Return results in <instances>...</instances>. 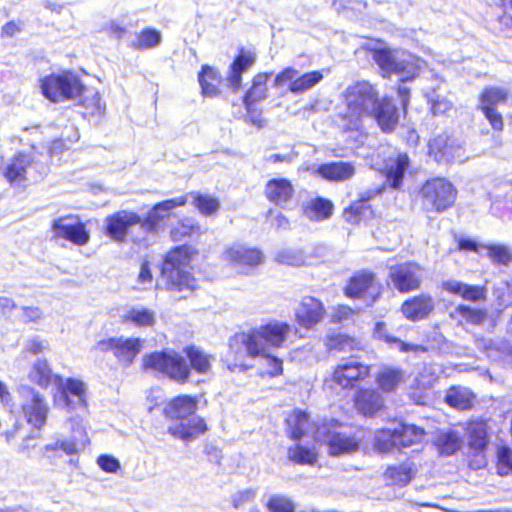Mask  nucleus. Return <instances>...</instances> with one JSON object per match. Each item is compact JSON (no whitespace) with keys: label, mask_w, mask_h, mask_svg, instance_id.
<instances>
[{"label":"nucleus","mask_w":512,"mask_h":512,"mask_svg":"<svg viewBox=\"0 0 512 512\" xmlns=\"http://www.w3.org/2000/svg\"><path fill=\"white\" fill-rule=\"evenodd\" d=\"M345 108L339 112L347 130L358 129L363 119L372 117L379 101L378 91L367 81L349 85L343 93Z\"/></svg>","instance_id":"1"},{"label":"nucleus","mask_w":512,"mask_h":512,"mask_svg":"<svg viewBox=\"0 0 512 512\" xmlns=\"http://www.w3.org/2000/svg\"><path fill=\"white\" fill-rule=\"evenodd\" d=\"M291 326L286 322L271 321L247 332L236 334L230 342V348L241 344L246 353L256 358L265 355L271 348H279L286 341Z\"/></svg>","instance_id":"2"},{"label":"nucleus","mask_w":512,"mask_h":512,"mask_svg":"<svg viewBox=\"0 0 512 512\" xmlns=\"http://www.w3.org/2000/svg\"><path fill=\"white\" fill-rule=\"evenodd\" d=\"M191 250L180 246L170 251L163 262L161 279L167 290L192 292L197 281L190 272Z\"/></svg>","instance_id":"3"},{"label":"nucleus","mask_w":512,"mask_h":512,"mask_svg":"<svg viewBox=\"0 0 512 512\" xmlns=\"http://www.w3.org/2000/svg\"><path fill=\"white\" fill-rule=\"evenodd\" d=\"M372 58L384 77L396 74L402 82L415 79L423 64L419 57L400 49L377 48L373 50Z\"/></svg>","instance_id":"4"},{"label":"nucleus","mask_w":512,"mask_h":512,"mask_svg":"<svg viewBox=\"0 0 512 512\" xmlns=\"http://www.w3.org/2000/svg\"><path fill=\"white\" fill-rule=\"evenodd\" d=\"M40 88L45 98L53 103L79 99L86 89L80 78L71 71L50 74L41 79Z\"/></svg>","instance_id":"5"},{"label":"nucleus","mask_w":512,"mask_h":512,"mask_svg":"<svg viewBox=\"0 0 512 512\" xmlns=\"http://www.w3.org/2000/svg\"><path fill=\"white\" fill-rule=\"evenodd\" d=\"M142 363L145 370L161 373L177 382H185L190 374L185 359L174 351H161L145 355Z\"/></svg>","instance_id":"6"},{"label":"nucleus","mask_w":512,"mask_h":512,"mask_svg":"<svg viewBox=\"0 0 512 512\" xmlns=\"http://www.w3.org/2000/svg\"><path fill=\"white\" fill-rule=\"evenodd\" d=\"M340 425L336 420L323 423L315 432V439L328 447L332 456L350 454L358 450L359 442L352 436L339 431Z\"/></svg>","instance_id":"7"},{"label":"nucleus","mask_w":512,"mask_h":512,"mask_svg":"<svg viewBox=\"0 0 512 512\" xmlns=\"http://www.w3.org/2000/svg\"><path fill=\"white\" fill-rule=\"evenodd\" d=\"M421 194L427 210L442 212L454 204L457 191L448 180L434 178L423 185Z\"/></svg>","instance_id":"8"},{"label":"nucleus","mask_w":512,"mask_h":512,"mask_svg":"<svg viewBox=\"0 0 512 512\" xmlns=\"http://www.w3.org/2000/svg\"><path fill=\"white\" fill-rule=\"evenodd\" d=\"M19 393L22 397L21 410L24 418L27 423L41 430L46 425L50 410L44 396L29 386H21Z\"/></svg>","instance_id":"9"},{"label":"nucleus","mask_w":512,"mask_h":512,"mask_svg":"<svg viewBox=\"0 0 512 512\" xmlns=\"http://www.w3.org/2000/svg\"><path fill=\"white\" fill-rule=\"evenodd\" d=\"M88 443V437L83 427L79 426L70 437H54L41 448V455L50 463L55 464L60 457L59 451L67 456L76 455Z\"/></svg>","instance_id":"10"},{"label":"nucleus","mask_w":512,"mask_h":512,"mask_svg":"<svg viewBox=\"0 0 512 512\" xmlns=\"http://www.w3.org/2000/svg\"><path fill=\"white\" fill-rule=\"evenodd\" d=\"M58 393L54 397L55 405L67 411H79L86 408V385L79 379L61 378Z\"/></svg>","instance_id":"11"},{"label":"nucleus","mask_w":512,"mask_h":512,"mask_svg":"<svg viewBox=\"0 0 512 512\" xmlns=\"http://www.w3.org/2000/svg\"><path fill=\"white\" fill-rule=\"evenodd\" d=\"M323 77L320 71H311L300 75L295 68L287 67L276 75L273 85L276 88L287 86L290 93L303 94L320 83Z\"/></svg>","instance_id":"12"},{"label":"nucleus","mask_w":512,"mask_h":512,"mask_svg":"<svg viewBox=\"0 0 512 512\" xmlns=\"http://www.w3.org/2000/svg\"><path fill=\"white\" fill-rule=\"evenodd\" d=\"M143 343L140 338L111 337L100 340L96 348L101 352L111 351L120 364L128 367L140 353Z\"/></svg>","instance_id":"13"},{"label":"nucleus","mask_w":512,"mask_h":512,"mask_svg":"<svg viewBox=\"0 0 512 512\" xmlns=\"http://www.w3.org/2000/svg\"><path fill=\"white\" fill-rule=\"evenodd\" d=\"M380 293L381 284L377 281L374 273L368 270L355 273L345 288V294L348 297L362 298L367 305L373 304Z\"/></svg>","instance_id":"14"},{"label":"nucleus","mask_w":512,"mask_h":512,"mask_svg":"<svg viewBox=\"0 0 512 512\" xmlns=\"http://www.w3.org/2000/svg\"><path fill=\"white\" fill-rule=\"evenodd\" d=\"M53 238L65 239L77 246H84L89 242L90 234L76 216H65L55 219L52 223Z\"/></svg>","instance_id":"15"},{"label":"nucleus","mask_w":512,"mask_h":512,"mask_svg":"<svg viewBox=\"0 0 512 512\" xmlns=\"http://www.w3.org/2000/svg\"><path fill=\"white\" fill-rule=\"evenodd\" d=\"M423 270L417 263L406 262L389 268V278L394 288L408 293L420 287Z\"/></svg>","instance_id":"16"},{"label":"nucleus","mask_w":512,"mask_h":512,"mask_svg":"<svg viewBox=\"0 0 512 512\" xmlns=\"http://www.w3.org/2000/svg\"><path fill=\"white\" fill-rule=\"evenodd\" d=\"M370 372L368 365L355 357L343 359L334 369L332 380L342 388H352L357 382L364 380Z\"/></svg>","instance_id":"17"},{"label":"nucleus","mask_w":512,"mask_h":512,"mask_svg":"<svg viewBox=\"0 0 512 512\" xmlns=\"http://www.w3.org/2000/svg\"><path fill=\"white\" fill-rule=\"evenodd\" d=\"M429 154L438 163L448 164L464 160V148L446 133L439 134L429 142Z\"/></svg>","instance_id":"18"},{"label":"nucleus","mask_w":512,"mask_h":512,"mask_svg":"<svg viewBox=\"0 0 512 512\" xmlns=\"http://www.w3.org/2000/svg\"><path fill=\"white\" fill-rule=\"evenodd\" d=\"M142 222L141 217L135 212L121 210L106 217L105 231L113 241L122 243L130 229L135 225L142 227Z\"/></svg>","instance_id":"19"},{"label":"nucleus","mask_w":512,"mask_h":512,"mask_svg":"<svg viewBox=\"0 0 512 512\" xmlns=\"http://www.w3.org/2000/svg\"><path fill=\"white\" fill-rule=\"evenodd\" d=\"M222 259L236 268L246 270L262 264L264 255L256 248H249L242 244H233L224 250Z\"/></svg>","instance_id":"20"},{"label":"nucleus","mask_w":512,"mask_h":512,"mask_svg":"<svg viewBox=\"0 0 512 512\" xmlns=\"http://www.w3.org/2000/svg\"><path fill=\"white\" fill-rule=\"evenodd\" d=\"M507 95V91L500 87L486 88L480 95V108L495 130H502L503 120L494 106L503 103L507 99Z\"/></svg>","instance_id":"21"},{"label":"nucleus","mask_w":512,"mask_h":512,"mask_svg":"<svg viewBox=\"0 0 512 512\" xmlns=\"http://www.w3.org/2000/svg\"><path fill=\"white\" fill-rule=\"evenodd\" d=\"M325 308L318 299L306 296L295 309V319L299 326L305 329H311L325 316Z\"/></svg>","instance_id":"22"},{"label":"nucleus","mask_w":512,"mask_h":512,"mask_svg":"<svg viewBox=\"0 0 512 512\" xmlns=\"http://www.w3.org/2000/svg\"><path fill=\"white\" fill-rule=\"evenodd\" d=\"M207 430L206 423L203 418L197 414L189 416L178 422H171L168 426V432L185 442H190L200 435L204 434Z\"/></svg>","instance_id":"23"},{"label":"nucleus","mask_w":512,"mask_h":512,"mask_svg":"<svg viewBox=\"0 0 512 512\" xmlns=\"http://www.w3.org/2000/svg\"><path fill=\"white\" fill-rule=\"evenodd\" d=\"M187 203V196H180L159 202L149 211L147 217L142 222V229L146 232L154 231L169 212L177 207L184 206Z\"/></svg>","instance_id":"24"},{"label":"nucleus","mask_w":512,"mask_h":512,"mask_svg":"<svg viewBox=\"0 0 512 512\" xmlns=\"http://www.w3.org/2000/svg\"><path fill=\"white\" fill-rule=\"evenodd\" d=\"M433 309V298L424 294L406 300L401 306L403 315L411 321H418L426 318Z\"/></svg>","instance_id":"25"},{"label":"nucleus","mask_w":512,"mask_h":512,"mask_svg":"<svg viewBox=\"0 0 512 512\" xmlns=\"http://www.w3.org/2000/svg\"><path fill=\"white\" fill-rule=\"evenodd\" d=\"M372 116L376 119L382 131L388 133L394 131L399 122L397 107L388 98H383L377 102Z\"/></svg>","instance_id":"26"},{"label":"nucleus","mask_w":512,"mask_h":512,"mask_svg":"<svg viewBox=\"0 0 512 512\" xmlns=\"http://www.w3.org/2000/svg\"><path fill=\"white\" fill-rule=\"evenodd\" d=\"M197 401L184 395L171 400L164 408V414L171 422L181 421L189 416L196 415Z\"/></svg>","instance_id":"27"},{"label":"nucleus","mask_w":512,"mask_h":512,"mask_svg":"<svg viewBox=\"0 0 512 512\" xmlns=\"http://www.w3.org/2000/svg\"><path fill=\"white\" fill-rule=\"evenodd\" d=\"M294 195V187L291 182L285 178H274L265 185V196L267 199L278 206H285Z\"/></svg>","instance_id":"28"},{"label":"nucleus","mask_w":512,"mask_h":512,"mask_svg":"<svg viewBox=\"0 0 512 512\" xmlns=\"http://www.w3.org/2000/svg\"><path fill=\"white\" fill-rule=\"evenodd\" d=\"M333 203L322 197L308 199L302 204L303 215L315 222L329 219L333 214Z\"/></svg>","instance_id":"29"},{"label":"nucleus","mask_w":512,"mask_h":512,"mask_svg":"<svg viewBox=\"0 0 512 512\" xmlns=\"http://www.w3.org/2000/svg\"><path fill=\"white\" fill-rule=\"evenodd\" d=\"M30 164V156L22 153L16 155L5 168V178L11 185H21L26 180V172Z\"/></svg>","instance_id":"30"},{"label":"nucleus","mask_w":512,"mask_h":512,"mask_svg":"<svg viewBox=\"0 0 512 512\" xmlns=\"http://www.w3.org/2000/svg\"><path fill=\"white\" fill-rule=\"evenodd\" d=\"M318 173L329 181H345L354 176L355 167L350 162H331L320 165Z\"/></svg>","instance_id":"31"},{"label":"nucleus","mask_w":512,"mask_h":512,"mask_svg":"<svg viewBox=\"0 0 512 512\" xmlns=\"http://www.w3.org/2000/svg\"><path fill=\"white\" fill-rule=\"evenodd\" d=\"M409 165L407 154L399 153L395 158H389L386 164V181L393 189L402 185L404 173Z\"/></svg>","instance_id":"32"},{"label":"nucleus","mask_w":512,"mask_h":512,"mask_svg":"<svg viewBox=\"0 0 512 512\" xmlns=\"http://www.w3.org/2000/svg\"><path fill=\"white\" fill-rule=\"evenodd\" d=\"M355 406L365 416H373L383 407V399L375 390H361L356 395Z\"/></svg>","instance_id":"33"},{"label":"nucleus","mask_w":512,"mask_h":512,"mask_svg":"<svg viewBox=\"0 0 512 512\" xmlns=\"http://www.w3.org/2000/svg\"><path fill=\"white\" fill-rule=\"evenodd\" d=\"M28 379L41 388H47L52 382L56 385L61 382V377L52 373L48 362L44 359H38L33 364L28 373Z\"/></svg>","instance_id":"34"},{"label":"nucleus","mask_w":512,"mask_h":512,"mask_svg":"<svg viewBox=\"0 0 512 512\" xmlns=\"http://www.w3.org/2000/svg\"><path fill=\"white\" fill-rule=\"evenodd\" d=\"M442 288L451 294L459 295L463 299L473 302L485 298V292L482 287L468 285L457 280L443 282Z\"/></svg>","instance_id":"35"},{"label":"nucleus","mask_w":512,"mask_h":512,"mask_svg":"<svg viewBox=\"0 0 512 512\" xmlns=\"http://www.w3.org/2000/svg\"><path fill=\"white\" fill-rule=\"evenodd\" d=\"M255 62V58L251 53L241 51L239 56L230 66V73L227 78L229 86L238 90L241 85L242 73L250 68Z\"/></svg>","instance_id":"36"},{"label":"nucleus","mask_w":512,"mask_h":512,"mask_svg":"<svg viewBox=\"0 0 512 512\" xmlns=\"http://www.w3.org/2000/svg\"><path fill=\"white\" fill-rule=\"evenodd\" d=\"M269 77V73H259L254 77L252 87L247 91L244 97V105L246 110H249V108L252 107V105L256 102L262 101L266 98V83Z\"/></svg>","instance_id":"37"},{"label":"nucleus","mask_w":512,"mask_h":512,"mask_svg":"<svg viewBox=\"0 0 512 512\" xmlns=\"http://www.w3.org/2000/svg\"><path fill=\"white\" fill-rule=\"evenodd\" d=\"M395 434L400 448L419 444L425 436V432L422 428L411 424H401L398 428H395Z\"/></svg>","instance_id":"38"},{"label":"nucleus","mask_w":512,"mask_h":512,"mask_svg":"<svg viewBox=\"0 0 512 512\" xmlns=\"http://www.w3.org/2000/svg\"><path fill=\"white\" fill-rule=\"evenodd\" d=\"M199 83L204 96L214 97L219 93L221 77L215 69L205 65L199 74Z\"/></svg>","instance_id":"39"},{"label":"nucleus","mask_w":512,"mask_h":512,"mask_svg":"<svg viewBox=\"0 0 512 512\" xmlns=\"http://www.w3.org/2000/svg\"><path fill=\"white\" fill-rule=\"evenodd\" d=\"M473 400V393L464 387H451L445 396L446 403L459 410H467L471 408Z\"/></svg>","instance_id":"40"},{"label":"nucleus","mask_w":512,"mask_h":512,"mask_svg":"<svg viewBox=\"0 0 512 512\" xmlns=\"http://www.w3.org/2000/svg\"><path fill=\"white\" fill-rule=\"evenodd\" d=\"M155 312L145 307H132L122 315L124 323H133L138 327H148L155 323Z\"/></svg>","instance_id":"41"},{"label":"nucleus","mask_w":512,"mask_h":512,"mask_svg":"<svg viewBox=\"0 0 512 512\" xmlns=\"http://www.w3.org/2000/svg\"><path fill=\"white\" fill-rule=\"evenodd\" d=\"M286 422L290 436L295 440H299L301 437L309 433L310 423L308 415L301 410H295L291 415H289Z\"/></svg>","instance_id":"42"},{"label":"nucleus","mask_w":512,"mask_h":512,"mask_svg":"<svg viewBox=\"0 0 512 512\" xmlns=\"http://www.w3.org/2000/svg\"><path fill=\"white\" fill-rule=\"evenodd\" d=\"M461 438L453 431L441 432L435 439V445L441 455L450 456L461 447Z\"/></svg>","instance_id":"43"},{"label":"nucleus","mask_w":512,"mask_h":512,"mask_svg":"<svg viewBox=\"0 0 512 512\" xmlns=\"http://www.w3.org/2000/svg\"><path fill=\"white\" fill-rule=\"evenodd\" d=\"M469 445L475 451L483 450L487 445L486 424L481 421L471 422L467 427Z\"/></svg>","instance_id":"44"},{"label":"nucleus","mask_w":512,"mask_h":512,"mask_svg":"<svg viewBox=\"0 0 512 512\" xmlns=\"http://www.w3.org/2000/svg\"><path fill=\"white\" fill-rule=\"evenodd\" d=\"M374 336L380 340H384L387 343H396L398 344V348L402 352H424L426 348L421 345L409 344L400 341L399 339L388 334L387 327L385 323L378 322L375 325Z\"/></svg>","instance_id":"45"},{"label":"nucleus","mask_w":512,"mask_h":512,"mask_svg":"<svg viewBox=\"0 0 512 512\" xmlns=\"http://www.w3.org/2000/svg\"><path fill=\"white\" fill-rule=\"evenodd\" d=\"M384 478L389 485L405 486L412 478L411 467L407 463L387 468Z\"/></svg>","instance_id":"46"},{"label":"nucleus","mask_w":512,"mask_h":512,"mask_svg":"<svg viewBox=\"0 0 512 512\" xmlns=\"http://www.w3.org/2000/svg\"><path fill=\"white\" fill-rule=\"evenodd\" d=\"M459 316L461 320L472 325H480L487 319L488 313L486 309L472 308L467 305H458L451 314Z\"/></svg>","instance_id":"47"},{"label":"nucleus","mask_w":512,"mask_h":512,"mask_svg":"<svg viewBox=\"0 0 512 512\" xmlns=\"http://www.w3.org/2000/svg\"><path fill=\"white\" fill-rule=\"evenodd\" d=\"M288 458L297 464L314 465L317 461V453L314 448L295 444L288 449Z\"/></svg>","instance_id":"48"},{"label":"nucleus","mask_w":512,"mask_h":512,"mask_svg":"<svg viewBox=\"0 0 512 512\" xmlns=\"http://www.w3.org/2000/svg\"><path fill=\"white\" fill-rule=\"evenodd\" d=\"M186 355L190 361L191 367L198 373L205 374L211 368V356L204 353L196 347L186 349Z\"/></svg>","instance_id":"49"},{"label":"nucleus","mask_w":512,"mask_h":512,"mask_svg":"<svg viewBox=\"0 0 512 512\" xmlns=\"http://www.w3.org/2000/svg\"><path fill=\"white\" fill-rule=\"evenodd\" d=\"M186 196L193 199L192 204L205 216L216 213L220 207L218 199L210 195L189 193Z\"/></svg>","instance_id":"50"},{"label":"nucleus","mask_w":512,"mask_h":512,"mask_svg":"<svg viewBox=\"0 0 512 512\" xmlns=\"http://www.w3.org/2000/svg\"><path fill=\"white\" fill-rule=\"evenodd\" d=\"M201 234V227L193 219H184L171 230L174 241H183L186 237Z\"/></svg>","instance_id":"51"},{"label":"nucleus","mask_w":512,"mask_h":512,"mask_svg":"<svg viewBox=\"0 0 512 512\" xmlns=\"http://www.w3.org/2000/svg\"><path fill=\"white\" fill-rule=\"evenodd\" d=\"M161 42V33L155 29H145L137 34L132 47L137 50H145L158 46Z\"/></svg>","instance_id":"52"},{"label":"nucleus","mask_w":512,"mask_h":512,"mask_svg":"<svg viewBox=\"0 0 512 512\" xmlns=\"http://www.w3.org/2000/svg\"><path fill=\"white\" fill-rule=\"evenodd\" d=\"M475 345L479 350L483 351L489 358L492 359L500 358L504 351V343L495 341L491 338L476 337Z\"/></svg>","instance_id":"53"},{"label":"nucleus","mask_w":512,"mask_h":512,"mask_svg":"<svg viewBox=\"0 0 512 512\" xmlns=\"http://www.w3.org/2000/svg\"><path fill=\"white\" fill-rule=\"evenodd\" d=\"M259 357L262 358L263 366L265 367V369L259 373L261 378H273L283 373V362L281 359L270 355L269 352H266L265 355H260Z\"/></svg>","instance_id":"54"},{"label":"nucleus","mask_w":512,"mask_h":512,"mask_svg":"<svg viewBox=\"0 0 512 512\" xmlns=\"http://www.w3.org/2000/svg\"><path fill=\"white\" fill-rule=\"evenodd\" d=\"M375 447L379 452H388L392 448H400L394 430H381L375 437Z\"/></svg>","instance_id":"55"},{"label":"nucleus","mask_w":512,"mask_h":512,"mask_svg":"<svg viewBox=\"0 0 512 512\" xmlns=\"http://www.w3.org/2000/svg\"><path fill=\"white\" fill-rule=\"evenodd\" d=\"M484 254L495 263L506 265L512 261V252L505 245H486Z\"/></svg>","instance_id":"56"},{"label":"nucleus","mask_w":512,"mask_h":512,"mask_svg":"<svg viewBox=\"0 0 512 512\" xmlns=\"http://www.w3.org/2000/svg\"><path fill=\"white\" fill-rule=\"evenodd\" d=\"M403 380V374L397 369H386L378 376L380 387L384 391L393 390Z\"/></svg>","instance_id":"57"},{"label":"nucleus","mask_w":512,"mask_h":512,"mask_svg":"<svg viewBox=\"0 0 512 512\" xmlns=\"http://www.w3.org/2000/svg\"><path fill=\"white\" fill-rule=\"evenodd\" d=\"M426 97L431 104V111L434 115L445 114L452 108L451 101L437 94L435 90L427 93Z\"/></svg>","instance_id":"58"},{"label":"nucleus","mask_w":512,"mask_h":512,"mask_svg":"<svg viewBox=\"0 0 512 512\" xmlns=\"http://www.w3.org/2000/svg\"><path fill=\"white\" fill-rule=\"evenodd\" d=\"M267 508L270 512H294V503L283 495H273L270 497Z\"/></svg>","instance_id":"59"},{"label":"nucleus","mask_w":512,"mask_h":512,"mask_svg":"<svg viewBox=\"0 0 512 512\" xmlns=\"http://www.w3.org/2000/svg\"><path fill=\"white\" fill-rule=\"evenodd\" d=\"M275 260L284 265L300 266L303 263V257L300 253L292 250H281L276 256Z\"/></svg>","instance_id":"60"},{"label":"nucleus","mask_w":512,"mask_h":512,"mask_svg":"<svg viewBox=\"0 0 512 512\" xmlns=\"http://www.w3.org/2000/svg\"><path fill=\"white\" fill-rule=\"evenodd\" d=\"M83 105L86 109L90 110L91 114H101L104 110V105L97 91H92L90 95H86L83 100Z\"/></svg>","instance_id":"61"},{"label":"nucleus","mask_w":512,"mask_h":512,"mask_svg":"<svg viewBox=\"0 0 512 512\" xmlns=\"http://www.w3.org/2000/svg\"><path fill=\"white\" fill-rule=\"evenodd\" d=\"M97 464L107 473H116L121 467L119 460L110 455H100Z\"/></svg>","instance_id":"62"},{"label":"nucleus","mask_w":512,"mask_h":512,"mask_svg":"<svg viewBox=\"0 0 512 512\" xmlns=\"http://www.w3.org/2000/svg\"><path fill=\"white\" fill-rule=\"evenodd\" d=\"M256 495V491L254 489H245L242 491L237 492L232 497V504L234 508H239L240 506L244 505L245 503H249L254 500Z\"/></svg>","instance_id":"63"},{"label":"nucleus","mask_w":512,"mask_h":512,"mask_svg":"<svg viewBox=\"0 0 512 512\" xmlns=\"http://www.w3.org/2000/svg\"><path fill=\"white\" fill-rule=\"evenodd\" d=\"M499 459V472L501 474L507 473L508 470H512V452L509 448H502L498 453Z\"/></svg>","instance_id":"64"}]
</instances>
